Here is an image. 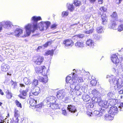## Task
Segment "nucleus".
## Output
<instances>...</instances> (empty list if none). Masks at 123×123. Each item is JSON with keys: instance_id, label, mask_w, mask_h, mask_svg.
Masks as SVG:
<instances>
[{"instance_id": "f257e3e1", "label": "nucleus", "mask_w": 123, "mask_h": 123, "mask_svg": "<svg viewBox=\"0 0 123 123\" xmlns=\"http://www.w3.org/2000/svg\"><path fill=\"white\" fill-rule=\"evenodd\" d=\"M41 19V18L40 16L37 17L34 16L31 18V20L33 22L32 30V25L31 24H28L25 27L26 32V35L27 36H29L31 32L32 33L34 32L38 28L37 21Z\"/></svg>"}, {"instance_id": "f03ea898", "label": "nucleus", "mask_w": 123, "mask_h": 123, "mask_svg": "<svg viewBox=\"0 0 123 123\" xmlns=\"http://www.w3.org/2000/svg\"><path fill=\"white\" fill-rule=\"evenodd\" d=\"M107 78L110 79L109 81L111 84L113 83L114 84H118L119 85L123 84V81L121 78L118 79L113 75H107Z\"/></svg>"}, {"instance_id": "7ed1b4c3", "label": "nucleus", "mask_w": 123, "mask_h": 123, "mask_svg": "<svg viewBox=\"0 0 123 123\" xmlns=\"http://www.w3.org/2000/svg\"><path fill=\"white\" fill-rule=\"evenodd\" d=\"M116 92V90L114 89L111 90L109 92H108L107 94V98L111 100V102H114V103L112 104L113 105L115 104V103L117 100L113 99L115 97V94Z\"/></svg>"}, {"instance_id": "20e7f679", "label": "nucleus", "mask_w": 123, "mask_h": 123, "mask_svg": "<svg viewBox=\"0 0 123 123\" xmlns=\"http://www.w3.org/2000/svg\"><path fill=\"white\" fill-rule=\"evenodd\" d=\"M72 78L71 77V76H68L67 77L66 79V81L67 83V84H66V85L68 86L67 84L70 85L74 80H76L77 79V75L75 74L74 73H73L72 75Z\"/></svg>"}, {"instance_id": "39448f33", "label": "nucleus", "mask_w": 123, "mask_h": 123, "mask_svg": "<svg viewBox=\"0 0 123 123\" xmlns=\"http://www.w3.org/2000/svg\"><path fill=\"white\" fill-rule=\"evenodd\" d=\"M50 24V22L49 21L41 22L38 24V26L40 30L43 31L44 30H47L49 27Z\"/></svg>"}, {"instance_id": "423d86ee", "label": "nucleus", "mask_w": 123, "mask_h": 123, "mask_svg": "<svg viewBox=\"0 0 123 123\" xmlns=\"http://www.w3.org/2000/svg\"><path fill=\"white\" fill-rule=\"evenodd\" d=\"M31 91L30 93V97L33 95H37L41 92L40 88L38 87L33 86L31 88Z\"/></svg>"}, {"instance_id": "0eeeda50", "label": "nucleus", "mask_w": 123, "mask_h": 123, "mask_svg": "<svg viewBox=\"0 0 123 123\" xmlns=\"http://www.w3.org/2000/svg\"><path fill=\"white\" fill-rule=\"evenodd\" d=\"M3 27L6 29H8L13 26L12 22L9 20H4L1 22Z\"/></svg>"}, {"instance_id": "6e6552de", "label": "nucleus", "mask_w": 123, "mask_h": 123, "mask_svg": "<svg viewBox=\"0 0 123 123\" xmlns=\"http://www.w3.org/2000/svg\"><path fill=\"white\" fill-rule=\"evenodd\" d=\"M63 44L64 45L65 48H68L73 45V42L71 40L66 39L63 41Z\"/></svg>"}, {"instance_id": "1a4fd4ad", "label": "nucleus", "mask_w": 123, "mask_h": 123, "mask_svg": "<svg viewBox=\"0 0 123 123\" xmlns=\"http://www.w3.org/2000/svg\"><path fill=\"white\" fill-rule=\"evenodd\" d=\"M118 110L117 107L115 106H112L109 111V113L113 116L115 115L118 113Z\"/></svg>"}, {"instance_id": "9d476101", "label": "nucleus", "mask_w": 123, "mask_h": 123, "mask_svg": "<svg viewBox=\"0 0 123 123\" xmlns=\"http://www.w3.org/2000/svg\"><path fill=\"white\" fill-rule=\"evenodd\" d=\"M47 103L48 104H51L53 105H55L56 104V99L54 96H49L47 98Z\"/></svg>"}, {"instance_id": "9b49d317", "label": "nucleus", "mask_w": 123, "mask_h": 123, "mask_svg": "<svg viewBox=\"0 0 123 123\" xmlns=\"http://www.w3.org/2000/svg\"><path fill=\"white\" fill-rule=\"evenodd\" d=\"M111 60L112 62L116 65V68L119 64V60L116 54L112 55L111 57Z\"/></svg>"}, {"instance_id": "f8f14e48", "label": "nucleus", "mask_w": 123, "mask_h": 123, "mask_svg": "<svg viewBox=\"0 0 123 123\" xmlns=\"http://www.w3.org/2000/svg\"><path fill=\"white\" fill-rule=\"evenodd\" d=\"M65 95V90H60L57 92L56 95L57 98L59 99H62L63 98Z\"/></svg>"}, {"instance_id": "ddd939ff", "label": "nucleus", "mask_w": 123, "mask_h": 123, "mask_svg": "<svg viewBox=\"0 0 123 123\" xmlns=\"http://www.w3.org/2000/svg\"><path fill=\"white\" fill-rule=\"evenodd\" d=\"M43 57L42 56H38L36 58V59L34 61V62L36 64L38 65H40L43 62Z\"/></svg>"}, {"instance_id": "4468645a", "label": "nucleus", "mask_w": 123, "mask_h": 123, "mask_svg": "<svg viewBox=\"0 0 123 123\" xmlns=\"http://www.w3.org/2000/svg\"><path fill=\"white\" fill-rule=\"evenodd\" d=\"M67 108L69 111L71 113H74L76 111V107L73 105H68Z\"/></svg>"}, {"instance_id": "2eb2a0df", "label": "nucleus", "mask_w": 123, "mask_h": 123, "mask_svg": "<svg viewBox=\"0 0 123 123\" xmlns=\"http://www.w3.org/2000/svg\"><path fill=\"white\" fill-rule=\"evenodd\" d=\"M86 43L87 46H89L91 48H93L94 46V41L91 39L87 40Z\"/></svg>"}, {"instance_id": "dca6fc26", "label": "nucleus", "mask_w": 123, "mask_h": 123, "mask_svg": "<svg viewBox=\"0 0 123 123\" xmlns=\"http://www.w3.org/2000/svg\"><path fill=\"white\" fill-rule=\"evenodd\" d=\"M108 101L107 100L102 101L101 100L99 103V104L100 106L105 108H107L108 107Z\"/></svg>"}, {"instance_id": "f3484780", "label": "nucleus", "mask_w": 123, "mask_h": 123, "mask_svg": "<svg viewBox=\"0 0 123 123\" xmlns=\"http://www.w3.org/2000/svg\"><path fill=\"white\" fill-rule=\"evenodd\" d=\"M23 33V30L20 28H17L15 31L14 34L16 37H19Z\"/></svg>"}, {"instance_id": "a211bd4d", "label": "nucleus", "mask_w": 123, "mask_h": 123, "mask_svg": "<svg viewBox=\"0 0 123 123\" xmlns=\"http://www.w3.org/2000/svg\"><path fill=\"white\" fill-rule=\"evenodd\" d=\"M29 90L28 88H27L26 90H23L22 93L18 95V96L21 98L25 99L27 95V92Z\"/></svg>"}, {"instance_id": "6ab92c4d", "label": "nucleus", "mask_w": 123, "mask_h": 123, "mask_svg": "<svg viewBox=\"0 0 123 123\" xmlns=\"http://www.w3.org/2000/svg\"><path fill=\"white\" fill-rule=\"evenodd\" d=\"M37 79L38 80L41 82L43 83V84L46 83L47 82V77L45 76L44 77H42L41 76H38Z\"/></svg>"}, {"instance_id": "aec40b11", "label": "nucleus", "mask_w": 123, "mask_h": 123, "mask_svg": "<svg viewBox=\"0 0 123 123\" xmlns=\"http://www.w3.org/2000/svg\"><path fill=\"white\" fill-rule=\"evenodd\" d=\"M92 100L94 103H98V104L99 103L101 100H102L100 96H94L92 98Z\"/></svg>"}, {"instance_id": "412c9836", "label": "nucleus", "mask_w": 123, "mask_h": 123, "mask_svg": "<svg viewBox=\"0 0 123 123\" xmlns=\"http://www.w3.org/2000/svg\"><path fill=\"white\" fill-rule=\"evenodd\" d=\"M1 67L2 70L4 72L7 71L9 68L8 64H5V63H3L1 65Z\"/></svg>"}, {"instance_id": "4be33fe9", "label": "nucleus", "mask_w": 123, "mask_h": 123, "mask_svg": "<svg viewBox=\"0 0 123 123\" xmlns=\"http://www.w3.org/2000/svg\"><path fill=\"white\" fill-rule=\"evenodd\" d=\"M66 6L70 11L72 12L74 11V7L73 4H71L69 3H68L66 4Z\"/></svg>"}, {"instance_id": "5701e85b", "label": "nucleus", "mask_w": 123, "mask_h": 123, "mask_svg": "<svg viewBox=\"0 0 123 123\" xmlns=\"http://www.w3.org/2000/svg\"><path fill=\"white\" fill-rule=\"evenodd\" d=\"M113 119V116L109 114H106L105 116L104 119L106 120H112Z\"/></svg>"}, {"instance_id": "b1692460", "label": "nucleus", "mask_w": 123, "mask_h": 123, "mask_svg": "<svg viewBox=\"0 0 123 123\" xmlns=\"http://www.w3.org/2000/svg\"><path fill=\"white\" fill-rule=\"evenodd\" d=\"M82 98L84 101L87 102L89 101L90 100V97L88 95H82Z\"/></svg>"}, {"instance_id": "393cba45", "label": "nucleus", "mask_w": 123, "mask_h": 123, "mask_svg": "<svg viewBox=\"0 0 123 123\" xmlns=\"http://www.w3.org/2000/svg\"><path fill=\"white\" fill-rule=\"evenodd\" d=\"M117 25L114 21L112 22L109 24V27L111 29H116V28Z\"/></svg>"}, {"instance_id": "a878e982", "label": "nucleus", "mask_w": 123, "mask_h": 123, "mask_svg": "<svg viewBox=\"0 0 123 123\" xmlns=\"http://www.w3.org/2000/svg\"><path fill=\"white\" fill-rule=\"evenodd\" d=\"M102 24L103 25L105 24L107 21V19L105 14H103L102 15Z\"/></svg>"}, {"instance_id": "bb28decb", "label": "nucleus", "mask_w": 123, "mask_h": 123, "mask_svg": "<svg viewBox=\"0 0 123 123\" xmlns=\"http://www.w3.org/2000/svg\"><path fill=\"white\" fill-rule=\"evenodd\" d=\"M75 46L77 48H82L84 47V44L83 42H77L75 43Z\"/></svg>"}, {"instance_id": "cd10ccee", "label": "nucleus", "mask_w": 123, "mask_h": 123, "mask_svg": "<svg viewBox=\"0 0 123 123\" xmlns=\"http://www.w3.org/2000/svg\"><path fill=\"white\" fill-rule=\"evenodd\" d=\"M37 100V99L36 98L31 99L30 100L29 103L32 106H35L36 105Z\"/></svg>"}, {"instance_id": "c85d7f7f", "label": "nucleus", "mask_w": 123, "mask_h": 123, "mask_svg": "<svg viewBox=\"0 0 123 123\" xmlns=\"http://www.w3.org/2000/svg\"><path fill=\"white\" fill-rule=\"evenodd\" d=\"M43 70L42 71V74L44 76H46L48 75V71L46 69L45 67L43 66Z\"/></svg>"}, {"instance_id": "c756f323", "label": "nucleus", "mask_w": 123, "mask_h": 123, "mask_svg": "<svg viewBox=\"0 0 123 123\" xmlns=\"http://www.w3.org/2000/svg\"><path fill=\"white\" fill-rule=\"evenodd\" d=\"M43 66L40 67H36L35 69V71L37 73H42L43 68Z\"/></svg>"}, {"instance_id": "7c9ffc66", "label": "nucleus", "mask_w": 123, "mask_h": 123, "mask_svg": "<svg viewBox=\"0 0 123 123\" xmlns=\"http://www.w3.org/2000/svg\"><path fill=\"white\" fill-rule=\"evenodd\" d=\"M96 31L98 33H102L104 32V29L102 26H100L97 28Z\"/></svg>"}, {"instance_id": "2f4dec72", "label": "nucleus", "mask_w": 123, "mask_h": 123, "mask_svg": "<svg viewBox=\"0 0 123 123\" xmlns=\"http://www.w3.org/2000/svg\"><path fill=\"white\" fill-rule=\"evenodd\" d=\"M92 94L94 96H100V92L96 89H94L92 91Z\"/></svg>"}, {"instance_id": "473e14b6", "label": "nucleus", "mask_w": 123, "mask_h": 123, "mask_svg": "<svg viewBox=\"0 0 123 123\" xmlns=\"http://www.w3.org/2000/svg\"><path fill=\"white\" fill-rule=\"evenodd\" d=\"M73 4L76 7H78L81 5V2L78 0H74Z\"/></svg>"}, {"instance_id": "72a5a7b5", "label": "nucleus", "mask_w": 123, "mask_h": 123, "mask_svg": "<svg viewBox=\"0 0 123 123\" xmlns=\"http://www.w3.org/2000/svg\"><path fill=\"white\" fill-rule=\"evenodd\" d=\"M76 83V80H74V81L73 82L69 85V86L71 89L73 90H74L75 89V83Z\"/></svg>"}, {"instance_id": "f704fd0d", "label": "nucleus", "mask_w": 123, "mask_h": 123, "mask_svg": "<svg viewBox=\"0 0 123 123\" xmlns=\"http://www.w3.org/2000/svg\"><path fill=\"white\" fill-rule=\"evenodd\" d=\"M6 97L8 99L11 98L12 96V94L11 92L9 91L8 90H6Z\"/></svg>"}, {"instance_id": "c9c22d12", "label": "nucleus", "mask_w": 123, "mask_h": 123, "mask_svg": "<svg viewBox=\"0 0 123 123\" xmlns=\"http://www.w3.org/2000/svg\"><path fill=\"white\" fill-rule=\"evenodd\" d=\"M112 18L114 20H117V13L116 12H113L112 15H111Z\"/></svg>"}, {"instance_id": "e433bc0d", "label": "nucleus", "mask_w": 123, "mask_h": 123, "mask_svg": "<svg viewBox=\"0 0 123 123\" xmlns=\"http://www.w3.org/2000/svg\"><path fill=\"white\" fill-rule=\"evenodd\" d=\"M23 80L24 83L26 85H27L29 84V85L30 84V80L27 77L24 78L23 79Z\"/></svg>"}, {"instance_id": "4c0bfd02", "label": "nucleus", "mask_w": 123, "mask_h": 123, "mask_svg": "<svg viewBox=\"0 0 123 123\" xmlns=\"http://www.w3.org/2000/svg\"><path fill=\"white\" fill-rule=\"evenodd\" d=\"M118 109L120 111H123V102H120L118 104Z\"/></svg>"}, {"instance_id": "58836bf2", "label": "nucleus", "mask_w": 123, "mask_h": 123, "mask_svg": "<svg viewBox=\"0 0 123 123\" xmlns=\"http://www.w3.org/2000/svg\"><path fill=\"white\" fill-rule=\"evenodd\" d=\"M94 113L95 114H96L95 115L97 117H100L103 115L102 113H100V111H95Z\"/></svg>"}, {"instance_id": "ea45409f", "label": "nucleus", "mask_w": 123, "mask_h": 123, "mask_svg": "<svg viewBox=\"0 0 123 123\" xmlns=\"http://www.w3.org/2000/svg\"><path fill=\"white\" fill-rule=\"evenodd\" d=\"M54 53L53 50H49L47 51L45 53L46 55L47 56L50 55V56H53Z\"/></svg>"}, {"instance_id": "a19ab883", "label": "nucleus", "mask_w": 123, "mask_h": 123, "mask_svg": "<svg viewBox=\"0 0 123 123\" xmlns=\"http://www.w3.org/2000/svg\"><path fill=\"white\" fill-rule=\"evenodd\" d=\"M92 37L94 39L97 40L99 39L100 37L97 34H94L93 35Z\"/></svg>"}, {"instance_id": "79ce46f5", "label": "nucleus", "mask_w": 123, "mask_h": 123, "mask_svg": "<svg viewBox=\"0 0 123 123\" xmlns=\"http://www.w3.org/2000/svg\"><path fill=\"white\" fill-rule=\"evenodd\" d=\"M10 83L12 84V86L14 89L17 87V83L16 82H14L12 80H11L10 82Z\"/></svg>"}, {"instance_id": "37998d69", "label": "nucleus", "mask_w": 123, "mask_h": 123, "mask_svg": "<svg viewBox=\"0 0 123 123\" xmlns=\"http://www.w3.org/2000/svg\"><path fill=\"white\" fill-rule=\"evenodd\" d=\"M19 111L16 109H15L14 111V117H18L19 115L18 114Z\"/></svg>"}, {"instance_id": "c03bdc74", "label": "nucleus", "mask_w": 123, "mask_h": 123, "mask_svg": "<svg viewBox=\"0 0 123 123\" xmlns=\"http://www.w3.org/2000/svg\"><path fill=\"white\" fill-rule=\"evenodd\" d=\"M68 14V11H63L62 13V17H66Z\"/></svg>"}, {"instance_id": "a18cd8bd", "label": "nucleus", "mask_w": 123, "mask_h": 123, "mask_svg": "<svg viewBox=\"0 0 123 123\" xmlns=\"http://www.w3.org/2000/svg\"><path fill=\"white\" fill-rule=\"evenodd\" d=\"M15 103L16 105L18 107L20 108H22V105L21 104L18 100H16L15 101Z\"/></svg>"}, {"instance_id": "49530a36", "label": "nucleus", "mask_w": 123, "mask_h": 123, "mask_svg": "<svg viewBox=\"0 0 123 123\" xmlns=\"http://www.w3.org/2000/svg\"><path fill=\"white\" fill-rule=\"evenodd\" d=\"M118 31H121L123 30V24L119 25L118 27Z\"/></svg>"}, {"instance_id": "de8ad7c7", "label": "nucleus", "mask_w": 123, "mask_h": 123, "mask_svg": "<svg viewBox=\"0 0 123 123\" xmlns=\"http://www.w3.org/2000/svg\"><path fill=\"white\" fill-rule=\"evenodd\" d=\"M117 87V90L118 91H119L120 89H121L123 86V84L121 85H119V84H116Z\"/></svg>"}, {"instance_id": "09e8293b", "label": "nucleus", "mask_w": 123, "mask_h": 123, "mask_svg": "<svg viewBox=\"0 0 123 123\" xmlns=\"http://www.w3.org/2000/svg\"><path fill=\"white\" fill-rule=\"evenodd\" d=\"M97 83L96 81L94 80H92L90 82V83L92 86H95L96 84Z\"/></svg>"}, {"instance_id": "8fccbe9b", "label": "nucleus", "mask_w": 123, "mask_h": 123, "mask_svg": "<svg viewBox=\"0 0 123 123\" xmlns=\"http://www.w3.org/2000/svg\"><path fill=\"white\" fill-rule=\"evenodd\" d=\"M63 101L65 103H67L70 101V100L68 97H66L64 98L63 100Z\"/></svg>"}, {"instance_id": "3c124183", "label": "nucleus", "mask_w": 123, "mask_h": 123, "mask_svg": "<svg viewBox=\"0 0 123 123\" xmlns=\"http://www.w3.org/2000/svg\"><path fill=\"white\" fill-rule=\"evenodd\" d=\"M75 84V89H74L78 91V90L80 89V88L79 85L78 84V83L77 82Z\"/></svg>"}, {"instance_id": "603ef678", "label": "nucleus", "mask_w": 123, "mask_h": 123, "mask_svg": "<svg viewBox=\"0 0 123 123\" xmlns=\"http://www.w3.org/2000/svg\"><path fill=\"white\" fill-rule=\"evenodd\" d=\"M93 28H92L89 31H85V33L86 34H90L92 33L93 31Z\"/></svg>"}, {"instance_id": "864d4df0", "label": "nucleus", "mask_w": 123, "mask_h": 123, "mask_svg": "<svg viewBox=\"0 0 123 123\" xmlns=\"http://www.w3.org/2000/svg\"><path fill=\"white\" fill-rule=\"evenodd\" d=\"M33 84H34L35 86L37 85L38 84V80L36 79H34L33 81Z\"/></svg>"}, {"instance_id": "5fc2aeb1", "label": "nucleus", "mask_w": 123, "mask_h": 123, "mask_svg": "<svg viewBox=\"0 0 123 123\" xmlns=\"http://www.w3.org/2000/svg\"><path fill=\"white\" fill-rule=\"evenodd\" d=\"M62 114L64 116H68V114L66 112V110H62Z\"/></svg>"}, {"instance_id": "6e6d98bb", "label": "nucleus", "mask_w": 123, "mask_h": 123, "mask_svg": "<svg viewBox=\"0 0 123 123\" xmlns=\"http://www.w3.org/2000/svg\"><path fill=\"white\" fill-rule=\"evenodd\" d=\"M40 34L39 33H37L36 34H33L32 35V37L34 38L38 37H40Z\"/></svg>"}, {"instance_id": "4d7b16f0", "label": "nucleus", "mask_w": 123, "mask_h": 123, "mask_svg": "<svg viewBox=\"0 0 123 123\" xmlns=\"http://www.w3.org/2000/svg\"><path fill=\"white\" fill-rule=\"evenodd\" d=\"M78 37H79V40L85 37L84 35L83 34H78Z\"/></svg>"}, {"instance_id": "13d9d810", "label": "nucleus", "mask_w": 123, "mask_h": 123, "mask_svg": "<svg viewBox=\"0 0 123 123\" xmlns=\"http://www.w3.org/2000/svg\"><path fill=\"white\" fill-rule=\"evenodd\" d=\"M106 111V110L105 109L103 108H101L100 110V112L101 113H102V114L103 115L105 112Z\"/></svg>"}, {"instance_id": "bf43d9fd", "label": "nucleus", "mask_w": 123, "mask_h": 123, "mask_svg": "<svg viewBox=\"0 0 123 123\" xmlns=\"http://www.w3.org/2000/svg\"><path fill=\"white\" fill-rule=\"evenodd\" d=\"M72 39H73L76 40H79V37H78V35H76L73 37Z\"/></svg>"}, {"instance_id": "052dcab7", "label": "nucleus", "mask_w": 123, "mask_h": 123, "mask_svg": "<svg viewBox=\"0 0 123 123\" xmlns=\"http://www.w3.org/2000/svg\"><path fill=\"white\" fill-rule=\"evenodd\" d=\"M99 9L100 11L104 12H105L107 10L106 8L104 7H101Z\"/></svg>"}, {"instance_id": "680f3d73", "label": "nucleus", "mask_w": 123, "mask_h": 123, "mask_svg": "<svg viewBox=\"0 0 123 123\" xmlns=\"http://www.w3.org/2000/svg\"><path fill=\"white\" fill-rule=\"evenodd\" d=\"M77 80H78V82H82L83 81V80L82 78L81 77H79L78 78H77V80L76 81H77Z\"/></svg>"}, {"instance_id": "e2e57ef3", "label": "nucleus", "mask_w": 123, "mask_h": 123, "mask_svg": "<svg viewBox=\"0 0 123 123\" xmlns=\"http://www.w3.org/2000/svg\"><path fill=\"white\" fill-rule=\"evenodd\" d=\"M43 105V104L42 103L41 104H39L37 105L36 107L37 108H40L42 107Z\"/></svg>"}, {"instance_id": "0e129e2a", "label": "nucleus", "mask_w": 123, "mask_h": 123, "mask_svg": "<svg viewBox=\"0 0 123 123\" xmlns=\"http://www.w3.org/2000/svg\"><path fill=\"white\" fill-rule=\"evenodd\" d=\"M57 26V25L55 24H54L52 25L51 26V29L53 28H55Z\"/></svg>"}, {"instance_id": "69168bd1", "label": "nucleus", "mask_w": 123, "mask_h": 123, "mask_svg": "<svg viewBox=\"0 0 123 123\" xmlns=\"http://www.w3.org/2000/svg\"><path fill=\"white\" fill-rule=\"evenodd\" d=\"M19 85L20 87H21L23 88V89L25 88V87L26 86H25L24 84L22 83L20 84Z\"/></svg>"}, {"instance_id": "338daca9", "label": "nucleus", "mask_w": 123, "mask_h": 123, "mask_svg": "<svg viewBox=\"0 0 123 123\" xmlns=\"http://www.w3.org/2000/svg\"><path fill=\"white\" fill-rule=\"evenodd\" d=\"M1 22H0V32H1L2 30L3 26Z\"/></svg>"}, {"instance_id": "774afa93", "label": "nucleus", "mask_w": 123, "mask_h": 123, "mask_svg": "<svg viewBox=\"0 0 123 123\" xmlns=\"http://www.w3.org/2000/svg\"><path fill=\"white\" fill-rule=\"evenodd\" d=\"M86 114L88 116H91V115H92V113L91 112H90L89 111H87L86 112Z\"/></svg>"}]
</instances>
